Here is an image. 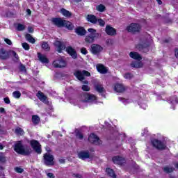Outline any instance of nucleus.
Segmentation results:
<instances>
[{
    "instance_id": "2",
    "label": "nucleus",
    "mask_w": 178,
    "mask_h": 178,
    "mask_svg": "<svg viewBox=\"0 0 178 178\" xmlns=\"http://www.w3.org/2000/svg\"><path fill=\"white\" fill-rule=\"evenodd\" d=\"M88 31L90 34L85 37V42H86V44H92L95 42V38L99 37V33L92 28H89Z\"/></svg>"
},
{
    "instance_id": "25",
    "label": "nucleus",
    "mask_w": 178,
    "mask_h": 178,
    "mask_svg": "<svg viewBox=\"0 0 178 178\" xmlns=\"http://www.w3.org/2000/svg\"><path fill=\"white\" fill-rule=\"evenodd\" d=\"M95 90L99 92V94H102L104 92H106L105 88L102 86V85L97 84L95 86Z\"/></svg>"
},
{
    "instance_id": "9",
    "label": "nucleus",
    "mask_w": 178,
    "mask_h": 178,
    "mask_svg": "<svg viewBox=\"0 0 178 178\" xmlns=\"http://www.w3.org/2000/svg\"><path fill=\"white\" fill-rule=\"evenodd\" d=\"M66 20L60 18V17H54L51 19V23L54 26H56L58 29H60L62 27H65V23Z\"/></svg>"
},
{
    "instance_id": "41",
    "label": "nucleus",
    "mask_w": 178,
    "mask_h": 178,
    "mask_svg": "<svg viewBox=\"0 0 178 178\" xmlns=\"http://www.w3.org/2000/svg\"><path fill=\"white\" fill-rule=\"evenodd\" d=\"M76 137L79 140H83L84 138V135L80 131H76Z\"/></svg>"
},
{
    "instance_id": "45",
    "label": "nucleus",
    "mask_w": 178,
    "mask_h": 178,
    "mask_svg": "<svg viewBox=\"0 0 178 178\" xmlns=\"http://www.w3.org/2000/svg\"><path fill=\"white\" fill-rule=\"evenodd\" d=\"M106 45L108 47H111V45H113V40L112 39H107L106 40Z\"/></svg>"
},
{
    "instance_id": "6",
    "label": "nucleus",
    "mask_w": 178,
    "mask_h": 178,
    "mask_svg": "<svg viewBox=\"0 0 178 178\" xmlns=\"http://www.w3.org/2000/svg\"><path fill=\"white\" fill-rule=\"evenodd\" d=\"M149 47H151V43L149 42H143L142 43L138 44L136 47L137 49L140 51V52H143L144 54H147L149 51Z\"/></svg>"
},
{
    "instance_id": "30",
    "label": "nucleus",
    "mask_w": 178,
    "mask_h": 178,
    "mask_svg": "<svg viewBox=\"0 0 178 178\" xmlns=\"http://www.w3.org/2000/svg\"><path fill=\"white\" fill-rule=\"evenodd\" d=\"M60 13H62L63 16H65V17H72V13H70V11L65 8L60 9Z\"/></svg>"
},
{
    "instance_id": "1",
    "label": "nucleus",
    "mask_w": 178,
    "mask_h": 178,
    "mask_svg": "<svg viewBox=\"0 0 178 178\" xmlns=\"http://www.w3.org/2000/svg\"><path fill=\"white\" fill-rule=\"evenodd\" d=\"M13 149L15 152H17V154H19V155H24L25 156L31 155V152H33V149H31L30 146H26L24 147L22 140L17 141L14 145Z\"/></svg>"
},
{
    "instance_id": "54",
    "label": "nucleus",
    "mask_w": 178,
    "mask_h": 178,
    "mask_svg": "<svg viewBox=\"0 0 178 178\" xmlns=\"http://www.w3.org/2000/svg\"><path fill=\"white\" fill-rule=\"evenodd\" d=\"M4 41L6 43L8 44V45H12V40L8 38H5Z\"/></svg>"
},
{
    "instance_id": "7",
    "label": "nucleus",
    "mask_w": 178,
    "mask_h": 178,
    "mask_svg": "<svg viewBox=\"0 0 178 178\" xmlns=\"http://www.w3.org/2000/svg\"><path fill=\"white\" fill-rule=\"evenodd\" d=\"M88 140L90 144H96V145H101L102 144V140L94 133H91L89 135Z\"/></svg>"
},
{
    "instance_id": "17",
    "label": "nucleus",
    "mask_w": 178,
    "mask_h": 178,
    "mask_svg": "<svg viewBox=\"0 0 178 178\" xmlns=\"http://www.w3.org/2000/svg\"><path fill=\"white\" fill-rule=\"evenodd\" d=\"M75 33L77 35L83 37L87 34V31L83 26H78L75 29Z\"/></svg>"
},
{
    "instance_id": "52",
    "label": "nucleus",
    "mask_w": 178,
    "mask_h": 178,
    "mask_svg": "<svg viewBox=\"0 0 178 178\" xmlns=\"http://www.w3.org/2000/svg\"><path fill=\"white\" fill-rule=\"evenodd\" d=\"M72 177H76V178H83V175H81V174H79V173L72 174Z\"/></svg>"
},
{
    "instance_id": "32",
    "label": "nucleus",
    "mask_w": 178,
    "mask_h": 178,
    "mask_svg": "<svg viewBox=\"0 0 178 178\" xmlns=\"http://www.w3.org/2000/svg\"><path fill=\"white\" fill-rule=\"evenodd\" d=\"M170 104H178V97L176 95L171 96L168 99Z\"/></svg>"
},
{
    "instance_id": "29",
    "label": "nucleus",
    "mask_w": 178,
    "mask_h": 178,
    "mask_svg": "<svg viewBox=\"0 0 178 178\" xmlns=\"http://www.w3.org/2000/svg\"><path fill=\"white\" fill-rule=\"evenodd\" d=\"M0 59L2 60H6L8 58V54H6V50L5 49H0Z\"/></svg>"
},
{
    "instance_id": "59",
    "label": "nucleus",
    "mask_w": 178,
    "mask_h": 178,
    "mask_svg": "<svg viewBox=\"0 0 178 178\" xmlns=\"http://www.w3.org/2000/svg\"><path fill=\"white\" fill-rule=\"evenodd\" d=\"M58 162H60V163H65L66 161L65 160V159H59Z\"/></svg>"
},
{
    "instance_id": "23",
    "label": "nucleus",
    "mask_w": 178,
    "mask_h": 178,
    "mask_svg": "<svg viewBox=\"0 0 178 178\" xmlns=\"http://www.w3.org/2000/svg\"><path fill=\"white\" fill-rule=\"evenodd\" d=\"M129 56L132 59H135V60H141V59H143V57H141V55H140V54L136 51H131L129 53Z\"/></svg>"
},
{
    "instance_id": "15",
    "label": "nucleus",
    "mask_w": 178,
    "mask_h": 178,
    "mask_svg": "<svg viewBox=\"0 0 178 178\" xmlns=\"http://www.w3.org/2000/svg\"><path fill=\"white\" fill-rule=\"evenodd\" d=\"M96 67L97 72L101 73V74H106L108 73V68L103 64H97Z\"/></svg>"
},
{
    "instance_id": "58",
    "label": "nucleus",
    "mask_w": 178,
    "mask_h": 178,
    "mask_svg": "<svg viewBox=\"0 0 178 178\" xmlns=\"http://www.w3.org/2000/svg\"><path fill=\"white\" fill-rule=\"evenodd\" d=\"M165 23H172V20L170 18H165Z\"/></svg>"
},
{
    "instance_id": "4",
    "label": "nucleus",
    "mask_w": 178,
    "mask_h": 178,
    "mask_svg": "<svg viewBox=\"0 0 178 178\" xmlns=\"http://www.w3.org/2000/svg\"><path fill=\"white\" fill-rule=\"evenodd\" d=\"M54 160L55 158L54 157V155L49 153H46L43 155V161L46 166H54V165H55Z\"/></svg>"
},
{
    "instance_id": "57",
    "label": "nucleus",
    "mask_w": 178,
    "mask_h": 178,
    "mask_svg": "<svg viewBox=\"0 0 178 178\" xmlns=\"http://www.w3.org/2000/svg\"><path fill=\"white\" fill-rule=\"evenodd\" d=\"M28 31H29V33H34V28H33L31 26H29Z\"/></svg>"
},
{
    "instance_id": "34",
    "label": "nucleus",
    "mask_w": 178,
    "mask_h": 178,
    "mask_svg": "<svg viewBox=\"0 0 178 178\" xmlns=\"http://www.w3.org/2000/svg\"><path fill=\"white\" fill-rule=\"evenodd\" d=\"M131 67H135V69H140V67H143V63L133 62L131 63Z\"/></svg>"
},
{
    "instance_id": "64",
    "label": "nucleus",
    "mask_w": 178,
    "mask_h": 178,
    "mask_svg": "<svg viewBox=\"0 0 178 178\" xmlns=\"http://www.w3.org/2000/svg\"><path fill=\"white\" fill-rule=\"evenodd\" d=\"M158 2L159 5H162V0H156Z\"/></svg>"
},
{
    "instance_id": "63",
    "label": "nucleus",
    "mask_w": 178,
    "mask_h": 178,
    "mask_svg": "<svg viewBox=\"0 0 178 178\" xmlns=\"http://www.w3.org/2000/svg\"><path fill=\"white\" fill-rule=\"evenodd\" d=\"M3 148H5V146L0 143V149H3Z\"/></svg>"
},
{
    "instance_id": "44",
    "label": "nucleus",
    "mask_w": 178,
    "mask_h": 178,
    "mask_svg": "<svg viewBox=\"0 0 178 178\" xmlns=\"http://www.w3.org/2000/svg\"><path fill=\"white\" fill-rule=\"evenodd\" d=\"M22 48L25 49V51H29L30 49V44L27 42H24L22 44Z\"/></svg>"
},
{
    "instance_id": "20",
    "label": "nucleus",
    "mask_w": 178,
    "mask_h": 178,
    "mask_svg": "<svg viewBox=\"0 0 178 178\" xmlns=\"http://www.w3.org/2000/svg\"><path fill=\"white\" fill-rule=\"evenodd\" d=\"M78 156L79 158V159H82L83 161H84V159H90V152L89 151H81L79 154H78Z\"/></svg>"
},
{
    "instance_id": "26",
    "label": "nucleus",
    "mask_w": 178,
    "mask_h": 178,
    "mask_svg": "<svg viewBox=\"0 0 178 178\" xmlns=\"http://www.w3.org/2000/svg\"><path fill=\"white\" fill-rule=\"evenodd\" d=\"M85 99H86V101H89L90 102H91L92 101H96L97 97L92 94L86 93L85 95Z\"/></svg>"
},
{
    "instance_id": "38",
    "label": "nucleus",
    "mask_w": 178,
    "mask_h": 178,
    "mask_svg": "<svg viewBox=\"0 0 178 178\" xmlns=\"http://www.w3.org/2000/svg\"><path fill=\"white\" fill-rule=\"evenodd\" d=\"M124 79H126L127 80H131L134 77V75L130 72H127L123 74Z\"/></svg>"
},
{
    "instance_id": "3",
    "label": "nucleus",
    "mask_w": 178,
    "mask_h": 178,
    "mask_svg": "<svg viewBox=\"0 0 178 178\" xmlns=\"http://www.w3.org/2000/svg\"><path fill=\"white\" fill-rule=\"evenodd\" d=\"M151 144L154 148H156V149H158L159 151H164V149H166L167 148L166 145L162 142V140L156 138L152 139Z\"/></svg>"
},
{
    "instance_id": "24",
    "label": "nucleus",
    "mask_w": 178,
    "mask_h": 178,
    "mask_svg": "<svg viewBox=\"0 0 178 178\" xmlns=\"http://www.w3.org/2000/svg\"><path fill=\"white\" fill-rule=\"evenodd\" d=\"M74 76H75V77H76L79 81H83V80L85 79L83 72L80 70L75 71L74 72Z\"/></svg>"
},
{
    "instance_id": "5",
    "label": "nucleus",
    "mask_w": 178,
    "mask_h": 178,
    "mask_svg": "<svg viewBox=\"0 0 178 178\" xmlns=\"http://www.w3.org/2000/svg\"><path fill=\"white\" fill-rule=\"evenodd\" d=\"M127 31L128 33H132V34L140 33V31H141V25H140V24L133 22L127 26Z\"/></svg>"
},
{
    "instance_id": "36",
    "label": "nucleus",
    "mask_w": 178,
    "mask_h": 178,
    "mask_svg": "<svg viewBox=\"0 0 178 178\" xmlns=\"http://www.w3.org/2000/svg\"><path fill=\"white\" fill-rule=\"evenodd\" d=\"M96 10L98 12H105L106 10V7L104 6V4H99L96 7Z\"/></svg>"
},
{
    "instance_id": "39",
    "label": "nucleus",
    "mask_w": 178,
    "mask_h": 178,
    "mask_svg": "<svg viewBox=\"0 0 178 178\" xmlns=\"http://www.w3.org/2000/svg\"><path fill=\"white\" fill-rule=\"evenodd\" d=\"M13 97H14V98H16L17 99H19V98L22 97V93L19 90H15L13 92Z\"/></svg>"
},
{
    "instance_id": "50",
    "label": "nucleus",
    "mask_w": 178,
    "mask_h": 178,
    "mask_svg": "<svg viewBox=\"0 0 178 178\" xmlns=\"http://www.w3.org/2000/svg\"><path fill=\"white\" fill-rule=\"evenodd\" d=\"M19 70L20 72H27V70H26V66H24V65L23 64H20Z\"/></svg>"
},
{
    "instance_id": "62",
    "label": "nucleus",
    "mask_w": 178,
    "mask_h": 178,
    "mask_svg": "<svg viewBox=\"0 0 178 178\" xmlns=\"http://www.w3.org/2000/svg\"><path fill=\"white\" fill-rule=\"evenodd\" d=\"M170 40L169 39H165L163 40V42H165V44H168V42H170Z\"/></svg>"
},
{
    "instance_id": "21",
    "label": "nucleus",
    "mask_w": 178,
    "mask_h": 178,
    "mask_svg": "<svg viewBox=\"0 0 178 178\" xmlns=\"http://www.w3.org/2000/svg\"><path fill=\"white\" fill-rule=\"evenodd\" d=\"M36 97H38L40 101H41L42 102H44V104H46V102H48V97L40 90L38 92Z\"/></svg>"
},
{
    "instance_id": "31",
    "label": "nucleus",
    "mask_w": 178,
    "mask_h": 178,
    "mask_svg": "<svg viewBox=\"0 0 178 178\" xmlns=\"http://www.w3.org/2000/svg\"><path fill=\"white\" fill-rule=\"evenodd\" d=\"M25 38L26 41H29V42H31V44H35V39L29 33H26L25 35Z\"/></svg>"
},
{
    "instance_id": "55",
    "label": "nucleus",
    "mask_w": 178,
    "mask_h": 178,
    "mask_svg": "<svg viewBox=\"0 0 178 178\" xmlns=\"http://www.w3.org/2000/svg\"><path fill=\"white\" fill-rule=\"evenodd\" d=\"M3 101H4L5 104H7L8 105H9V104H10V99H9V97H5L3 99Z\"/></svg>"
},
{
    "instance_id": "47",
    "label": "nucleus",
    "mask_w": 178,
    "mask_h": 178,
    "mask_svg": "<svg viewBox=\"0 0 178 178\" xmlns=\"http://www.w3.org/2000/svg\"><path fill=\"white\" fill-rule=\"evenodd\" d=\"M82 73L83 74V77H84V76H86V77H90V76H91V73H90V72H88L87 70H83Z\"/></svg>"
},
{
    "instance_id": "46",
    "label": "nucleus",
    "mask_w": 178,
    "mask_h": 178,
    "mask_svg": "<svg viewBox=\"0 0 178 178\" xmlns=\"http://www.w3.org/2000/svg\"><path fill=\"white\" fill-rule=\"evenodd\" d=\"M15 170L17 173H23L24 172V170L20 167H16Z\"/></svg>"
},
{
    "instance_id": "14",
    "label": "nucleus",
    "mask_w": 178,
    "mask_h": 178,
    "mask_svg": "<svg viewBox=\"0 0 178 178\" xmlns=\"http://www.w3.org/2000/svg\"><path fill=\"white\" fill-rule=\"evenodd\" d=\"M55 46L56 47L58 54H62L63 49H66V46L63 44V42L59 40L56 42Z\"/></svg>"
},
{
    "instance_id": "37",
    "label": "nucleus",
    "mask_w": 178,
    "mask_h": 178,
    "mask_svg": "<svg viewBox=\"0 0 178 178\" xmlns=\"http://www.w3.org/2000/svg\"><path fill=\"white\" fill-rule=\"evenodd\" d=\"M42 48L46 51H50L51 47H49V44L47 42H42Z\"/></svg>"
},
{
    "instance_id": "48",
    "label": "nucleus",
    "mask_w": 178,
    "mask_h": 178,
    "mask_svg": "<svg viewBox=\"0 0 178 178\" xmlns=\"http://www.w3.org/2000/svg\"><path fill=\"white\" fill-rule=\"evenodd\" d=\"M81 88H82L83 91H86V92L90 91V86H88L87 85H83Z\"/></svg>"
},
{
    "instance_id": "19",
    "label": "nucleus",
    "mask_w": 178,
    "mask_h": 178,
    "mask_svg": "<svg viewBox=\"0 0 178 178\" xmlns=\"http://www.w3.org/2000/svg\"><path fill=\"white\" fill-rule=\"evenodd\" d=\"M98 18H97V16L92 15V14H88L86 16V20L89 23H91L92 24H97V21Z\"/></svg>"
},
{
    "instance_id": "22",
    "label": "nucleus",
    "mask_w": 178,
    "mask_h": 178,
    "mask_svg": "<svg viewBox=\"0 0 178 178\" xmlns=\"http://www.w3.org/2000/svg\"><path fill=\"white\" fill-rule=\"evenodd\" d=\"M38 58L42 63H49V60L47 58V56L42 55L41 53H38Z\"/></svg>"
},
{
    "instance_id": "11",
    "label": "nucleus",
    "mask_w": 178,
    "mask_h": 178,
    "mask_svg": "<svg viewBox=\"0 0 178 178\" xmlns=\"http://www.w3.org/2000/svg\"><path fill=\"white\" fill-rule=\"evenodd\" d=\"M113 163H115V165H120V166H123L124 163H126V160L124 158L120 156H115L112 158Z\"/></svg>"
},
{
    "instance_id": "40",
    "label": "nucleus",
    "mask_w": 178,
    "mask_h": 178,
    "mask_svg": "<svg viewBox=\"0 0 178 178\" xmlns=\"http://www.w3.org/2000/svg\"><path fill=\"white\" fill-rule=\"evenodd\" d=\"M15 134L23 136V134H24V131L23 130V129L18 127L15 129Z\"/></svg>"
},
{
    "instance_id": "13",
    "label": "nucleus",
    "mask_w": 178,
    "mask_h": 178,
    "mask_svg": "<svg viewBox=\"0 0 178 178\" xmlns=\"http://www.w3.org/2000/svg\"><path fill=\"white\" fill-rule=\"evenodd\" d=\"M66 52L72 58V59H77V51L72 46L66 47Z\"/></svg>"
},
{
    "instance_id": "18",
    "label": "nucleus",
    "mask_w": 178,
    "mask_h": 178,
    "mask_svg": "<svg viewBox=\"0 0 178 178\" xmlns=\"http://www.w3.org/2000/svg\"><path fill=\"white\" fill-rule=\"evenodd\" d=\"M114 90L116 91V92H124L126 88L122 83H115L114 85Z\"/></svg>"
},
{
    "instance_id": "49",
    "label": "nucleus",
    "mask_w": 178,
    "mask_h": 178,
    "mask_svg": "<svg viewBox=\"0 0 178 178\" xmlns=\"http://www.w3.org/2000/svg\"><path fill=\"white\" fill-rule=\"evenodd\" d=\"M81 53L83 54V55H87V54H88V51H87L86 47H82L81 49Z\"/></svg>"
},
{
    "instance_id": "8",
    "label": "nucleus",
    "mask_w": 178,
    "mask_h": 178,
    "mask_svg": "<svg viewBox=\"0 0 178 178\" xmlns=\"http://www.w3.org/2000/svg\"><path fill=\"white\" fill-rule=\"evenodd\" d=\"M30 145L33 149H34L35 152L36 154H40L41 152H42V149H41V145L40 144V142L37 140H31L30 141Z\"/></svg>"
},
{
    "instance_id": "56",
    "label": "nucleus",
    "mask_w": 178,
    "mask_h": 178,
    "mask_svg": "<svg viewBox=\"0 0 178 178\" xmlns=\"http://www.w3.org/2000/svg\"><path fill=\"white\" fill-rule=\"evenodd\" d=\"M47 177L49 178H55V175L52 172H49L47 174Z\"/></svg>"
},
{
    "instance_id": "33",
    "label": "nucleus",
    "mask_w": 178,
    "mask_h": 178,
    "mask_svg": "<svg viewBox=\"0 0 178 178\" xmlns=\"http://www.w3.org/2000/svg\"><path fill=\"white\" fill-rule=\"evenodd\" d=\"M64 27L67 29V30L72 31L73 29H74V25H73L72 22L65 20Z\"/></svg>"
},
{
    "instance_id": "61",
    "label": "nucleus",
    "mask_w": 178,
    "mask_h": 178,
    "mask_svg": "<svg viewBox=\"0 0 178 178\" xmlns=\"http://www.w3.org/2000/svg\"><path fill=\"white\" fill-rule=\"evenodd\" d=\"M26 12L29 16L31 15V10H30L29 8L26 9Z\"/></svg>"
},
{
    "instance_id": "16",
    "label": "nucleus",
    "mask_w": 178,
    "mask_h": 178,
    "mask_svg": "<svg viewBox=\"0 0 178 178\" xmlns=\"http://www.w3.org/2000/svg\"><path fill=\"white\" fill-rule=\"evenodd\" d=\"M105 32L107 33V35H116V29L110 25H106Z\"/></svg>"
},
{
    "instance_id": "51",
    "label": "nucleus",
    "mask_w": 178,
    "mask_h": 178,
    "mask_svg": "<svg viewBox=\"0 0 178 178\" xmlns=\"http://www.w3.org/2000/svg\"><path fill=\"white\" fill-rule=\"evenodd\" d=\"M0 162L5 163V162H6V157H5V156H0Z\"/></svg>"
},
{
    "instance_id": "12",
    "label": "nucleus",
    "mask_w": 178,
    "mask_h": 178,
    "mask_svg": "<svg viewBox=\"0 0 178 178\" xmlns=\"http://www.w3.org/2000/svg\"><path fill=\"white\" fill-rule=\"evenodd\" d=\"M54 67L62 69V67H66V61L63 58H59L53 62Z\"/></svg>"
},
{
    "instance_id": "60",
    "label": "nucleus",
    "mask_w": 178,
    "mask_h": 178,
    "mask_svg": "<svg viewBox=\"0 0 178 178\" xmlns=\"http://www.w3.org/2000/svg\"><path fill=\"white\" fill-rule=\"evenodd\" d=\"M0 113H5V108L3 107L0 108Z\"/></svg>"
},
{
    "instance_id": "35",
    "label": "nucleus",
    "mask_w": 178,
    "mask_h": 178,
    "mask_svg": "<svg viewBox=\"0 0 178 178\" xmlns=\"http://www.w3.org/2000/svg\"><path fill=\"white\" fill-rule=\"evenodd\" d=\"M163 170L165 173H173V172H175V168L165 166L163 168Z\"/></svg>"
},
{
    "instance_id": "27",
    "label": "nucleus",
    "mask_w": 178,
    "mask_h": 178,
    "mask_svg": "<svg viewBox=\"0 0 178 178\" xmlns=\"http://www.w3.org/2000/svg\"><path fill=\"white\" fill-rule=\"evenodd\" d=\"M106 172L107 173L108 176H109V177L116 178V174L115 173L113 169L111 168H107L106 169Z\"/></svg>"
},
{
    "instance_id": "28",
    "label": "nucleus",
    "mask_w": 178,
    "mask_h": 178,
    "mask_svg": "<svg viewBox=\"0 0 178 178\" xmlns=\"http://www.w3.org/2000/svg\"><path fill=\"white\" fill-rule=\"evenodd\" d=\"M40 116L37 115H32V122L35 126H37V124H40Z\"/></svg>"
},
{
    "instance_id": "10",
    "label": "nucleus",
    "mask_w": 178,
    "mask_h": 178,
    "mask_svg": "<svg viewBox=\"0 0 178 178\" xmlns=\"http://www.w3.org/2000/svg\"><path fill=\"white\" fill-rule=\"evenodd\" d=\"M90 51L93 55H98V54L104 51V47L98 44H92L90 46Z\"/></svg>"
},
{
    "instance_id": "43",
    "label": "nucleus",
    "mask_w": 178,
    "mask_h": 178,
    "mask_svg": "<svg viewBox=\"0 0 178 178\" xmlns=\"http://www.w3.org/2000/svg\"><path fill=\"white\" fill-rule=\"evenodd\" d=\"M26 29V26L22 24H18L17 26V31H23Z\"/></svg>"
},
{
    "instance_id": "42",
    "label": "nucleus",
    "mask_w": 178,
    "mask_h": 178,
    "mask_svg": "<svg viewBox=\"0 0 178 178\" xmlns=\"http://www.w3.org/2000/svg\"><path fill=\"white\" fill-rule=\"evenodd\" d=\"M97 23H99L100 27H105V21L102 18H97Z\"/></svg>"
},
{
    "instance_id": "53",
    "label": "nucleus",
    "mask_w": 178,
    "mask_h": 178,
    "mask_svg": "<svg viewBox=\"0 0 178 178\" xmlns=\"http://www.w3.org/2000/svg\"><path fill=\"white\" fill-rule=\"evenodd\" d=\"M13 55L14 58L16 59V60H19V55L17 54V53H16V51H13Z\"/></svg>"
}]
</instances>
